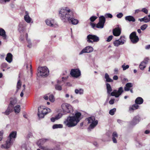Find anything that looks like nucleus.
<instances>
[{
  "mask_svg": "<svg viewBox=\"0 0 150 150\" xmlns=\"http://www.w3.org/2000/svg\"><path fill=\"white\" fill-rule=\"evenodd\" d=\"M59 16L64 23H71L74 25H76L78 23V21L73 18V13L70 10H60Z\"/></svg>",
  "mask_w": 150,
  "mask_h": 150,
  "instance_id": "f257e3e1",
  "label": "nucleus"
},
{
  "mask_svg": "<svg viewBox=\"0 0 150 150\" xmlns=\"http://www.w3.org/2000/svg\"><path fill=\"white\" fill-rule=\"evenodd\" d=\"M81 114L80 112L76 113L74 115L69 116L63 122L66 126L71 127L76 126L81 120Z\"/></svg>",
  "mask_w": 150,
  "mask_h": 150,
  "instance_id": "f03ea898",
  "label": "nucleus"
},
{
  "mask_svg": "<svg viewBox=\"0 0 150 150\" xmlns=\"http://www.w3.org/2000/svg\"><path fill=\"white\" fill-rule=\"evenodd\" d=\"M106 85L107 93L108 94V96L110 95L112 96H114L116 98H118L123 92V89L122 87H120L118 90L115 89L112 92H111L112 91V89L110 85L108 83H107Z\"/></svg>",
  "mask_w": 150,
  "mask_h": 150,
  "instance_id": "7ed1b4c3",
  "label": "nucleus"
},
{
  "mask_svg": "<svg viewBox=\"0 0 150 150\" xmlns=\"http://www.w3.org/2000/svg\"><path fill=\"white\" fill-rule=\"evenodd\" d=\"M61 108L63 112L64 113H71L74 111L72 106L68 103H62L61 105Z\"/></svg>",
  "mask_w": 150,
  "mask_h": 150,
  "instance_id": "20e7f679",
  "label": "nucleus"
},
{
  "mask_svg": "<svg viewBox=\"0 0 150 150\" xmlns=\"http://www.w3.org/2000/svg\"><path fill=\"white\" fill-rule=\"evenodd\" d=\"M38 110V116L40 118H43L45 115L51 112V110L50 108H45L43 107H39Z\"/></svg>",
  "mask_w": 150,
  "mask_h": 150,
  "instance_id": "39448f33",
  "label": "nucleus"
},
{
  "mask_svg": "<svg viewBox=\"0 0 150 150\" xmlns=\"http://www.w3.org/2000/svg\"><path fill=\"white\" fill-rule=\"evenodd\" d=\"M86 120L88 122V123L89 125V128L92 129L93 128L98 124V121L96 120L94 117L92 116L87 118Z\"/></svg>",
  "mask_w": 150,
  "mask_h": 150,
  "instance_id": "423d86ee",
  "label": "nucleus"
},
{
  "mask_svg": "<svg viewBox=\"0 0 150 150\" xmlns=\"http://www.w3.org/2000/svg\"><path fill=\"white\" fill-rule=\"evenodd\" d=\"M38 73L40 76L46 77L49 75V71L46 67H39L38 69Z\"/></svg>",
  "mask_w": 150,
  "mask_h": 150,
  "instance_id": "0eeeda50",
  "label": "nucleus"
},
{
  "mask_svg": "<svg viewBox=\"0 0 150 150\" xmlns=\"http://www.w3.org/2000/svg\"><path fill=\"white\" fill-rule=\"evenodd\" d=\"M99 40V37L95 35L89 34L87 37V41L89 43H93L94 42H97Z\"/></svg>",
  "mask_w": 150,
  "mask_h": 150,
  "instance_id": "6e6552de",
  "label": "nucleus"
},
{
  "mask_svg": "<svg viewBox=\"0 0 150 150\" xmlns=\"http://www.w3.org/2000/svg\"><path fill=\"white\" fill-rule=\"evenodd\" d=\"M126 41V39L125 37L121 36L120 39L116 40L113 42L114 46L118 47L120 45H123Z\"/></svg>",
  "mask_w": 150,
  "mask_h": 150,
  "instance_id": "1a4fd4ad",
  "label": "nucleus"
},
{
  "mask_svg": "<svg viewBox=\"0 0 150 150\" xmlns=\"http://www.w3.org/2000/svg\"><path fill=\"white\" fill-rule=\"evenodd\" d=\"M14 141L7 138V139L5 142L4 144H2L1 146V147L2 149H8L10 148L13 144L14 142Z\"/></svg>",
  "mask_w": 150,
  "mask_h": 150,
  "instance_id": "9d476101",
  "label": "nucleus"
},
{
  "mask_svg": "<svg viewBox=\"0 0 150 150\" xmlns=\"http://www.w3.org/2000/svg\"><path fill=\"white\" fill-rule=\"evenodd\" d=\"M45 22L47 25L50 27L56 28L58 26L57 23L53 19H47L45 20Z\"/></svg>",
  "mask_w": 150,
  "mask_h": 150,
  "instance_id": "9b49d317",
  "label": "nucleus"
},
{
  "mask_svg": "<svg viewBox=\"0 0 150 150\" xmlns=\"http://www.w3.org/2000/svg\"><path fill=\"white\" fill-rule=\"evenodd\" d=\"M105 17L103 16H101L99 18V21L96 24V28H103L104 23L105 22Z\"/></svg>",
  "mask_w": 150,
  "mask_h": 150,
  "instance_id": "f8f14e48",
  "label": "nucleus"
},
{
  "mask_svg": "<svg viewBox=\"0 0 150 150\" xmlns=\"http://www.w3.org/2000/svg\"><path fill=\"white\" fill-rule=\"evenodd\" d=\"M70 74L72 77L76 78L78 77L81 75V71L79 69H72Z\"/></svg>",
  "mask_w": 150,
  "mask_h": 150,
  "instance_id": "ddd939ff",
  "label": "nucleus"
},
{
  "mask_svg": "<svg viewBox=\"0 0 150 150\" xmlns=\"http://www.w3.org/2000/svg\"><path fill=\"white\" fill-rule=\"evenodd\" d=\"M93 50L92 47L90 46H88L83 48L79 53V54L80 55L84 53H89L92 52Z\"/></svg>",
  "mask_w": 150,
  "mask_h": 150,
  "instance_id": "4468645a",
  "label": "nucleus"
},
{
  "mask_svg": "<svg viewBox=\"0 0 150 150\" xmlns=\"http://www.w3.org/2000/svg\"><path fill=\"white\" fill-rule=\"evenodd\" d=\"M130 38L133 43H137L139 40L138 36L136 35V33L134 32L132 33L130 35Z\"/></svg>",
  "mask_w": 150,
  "mask_h": 150,
  "instance_id": "2eb2a0df",
  "label": "nucleus"
},
{
  "mask_svg": "<svg viewBox=\"0 0 150 150\" xmlns=\"http://www.w3.org/2000/svg\"><path fill=\"white\" fill-rule=\"evenodd\" d=\"M63 114L61 113H59L56 115L54 117L51 118L50 120L52 122H54L56 120H58L60 119L62 116Z\"/></svg>",
  "mask_w": 150,
  "mask_h": 150,
  "instance_id": "dca6fc26",
  "label": "nucleus"
},
{
  "mask_svg": "<svg viewBox=\"0 0 150 150\" xmlns=\"http://www.w3.org/2000/svg\"><path fill=\"white\" fill-rule=\"evenodd\" d=\"M49 140L50 139L49 138L40 139L37 142V144L40 148L41 147H44L42 146V145L43 144L46 142L49 141Z\"/></svg>",
  "mask_w": 150,
  "mask_h": 150,
  "instance_id": "f3484780",
  "label": "nucleus"
},
{
  "mask_svg": "<svg viewBox=\"0 0 150 150\" xmlns=\"http://www.w3.org/2000/svg\"><path fill=\"white\" fill-rule=\"evenodd\" d=\"M16 135L17 132L16 131H13L10 133L7 138L15 141V139L16 137Z\"/></svg>",
  "mask_w": 150,
  "mask_h": 150,
  "instance_id": "a211bd4d",
  "label": "nucleus"
},
{
  "mask_svg": "<svg viewBox=\"0 0 150 150\" xmlns=\"http://www.w3.org/2000/svg\"><path fill=\"white\" fill-rule=\"evenodd\" d=\"M25 21L28 23H30L32 20V18L30 17L27 11L25 12V15L24 16Z\"/></svg>",
  "mask_w": 150,
  "mask_h": 150,
  "instance_id": "6ab92c4d",
  "label": "nucleus"
},
{
  "mask_svg": "<svg viewBox=\"0 0 150 150\" xmlns=\"http://www.w3.org/2000/svg\"><path fill=\"white\" fill-rule=\"evenodd\" d=\"M113 34L115 36H119L121 34V30L119 28H117L113 30Z\"/></svg>",
  "mask_w": 150,
  "mask_h": 150,
  "instance_id": "aec40b11",
  "label": "nucleus"
},
{
  "mask_svg": "<svg viewBox=\"0 0 150 150\" xmlns=\"http://www.w3.org/2000/svg\"><path fill=\"white\" fill-rule=\"evenodd\" d=\"M0 36L2 37L4 39H6L7 35L5 30L2 28H0Z\"/></svg>",
  "mask_w": 150,
  "mask_h": 150,
  "instance_id": "412c9836",
  "label": "nucleus"
},
{
  "mask_svg": "<svg viewBox=\"0 0 150 150\" xmlns=\"http://www.w3.org/2000/svg\"><path fill=\"white\" fill-rule=\"evenodd\" d=\"M133 86V83H126L124 87V90L125 91H129L130 88Z\"/></svg>",
  "mask_w": 150,
  "mask_h": 150,
  "instance_id": "4be33fe9",
  "label": "nucleus"
},
{
  "mask_svg": "<svg viewBox=\"0 0 150 150\" xmlns=\"http://www.w3.org/2000/svg\"><path fill=\"white\" fill-rule=\"evenodd\" d=\"M139 106L137 104H135L129 107V111L131 112H133L134 110L138 108Z\"/></svg>",
  "mask_w": 150,
  "mask_h": 150,
  "instance_id": "5701e85b",
  "label": "nucleus"
},
{
  "mask_svg": "<svg viewBox=\"0 0 150 150\" xmlns=\"http://www.w3.org/2000/svg\"><path fill=\"white\" fill-rule=\"evenodd\" d=\"M12 55L11 53H8L6 58V60L9 63H11L12 61Z\"/></svg>",
  "mask_w": 150,
  "mask_h": 150,
  "instance_id": "b1692460",
  "label": "nucleus"
},
{
  "mask_svg": "<svg viewBox=\"0 0 150 150\" xmlns=\"http://www.w3.org/2000/svg\"><path fill=\"white\" fill-rule=\"evenodd\" d=\"M125 19L127 21L129 22L132 21V22H134L135 21V19L134 18L133 16H126Z\"/></svg>",
  "mask_w": 150,
  "mask_h": 150,
  "instance_id": "393cba45",
  "label": "nucleus"
},
{
  "mask_svg": "<svg viewBox=\"0 0 150 150\" xmlns=\"http://www.w3.org/2000/svg\"><path fill=\"white\" fill-rule=\"evenodd\" d=\"M118 137V134L117 133L115 132H114L112 134V139L113 142L114 143H117V141L116 139Z\"/></svg>",
  "mask_w": 150,
  "mask_h": 150,
  "instance_id": "a878e982",
  "label": "nucleus"
},
{
  "mask_svg": "<svg viewBox=\"0 0 150 150\" xmlns=\"http://www.w3.org/2000/svg\"><path fill=\"white\" fill-rule=\"evenodd\" d=\"M143 99L140 97L137 98L135 100V103L137 105L141 104L143 103Z\"/></svg>",
  "mask_w": 150,
  "mask_h": 150,
  "instance_id": "bb28decb",
  "label": "nucleus"
},
{
  "mask_svg": "<svg viewBox=\"0 0 150 150\" xmlns=\"http://www.w3.org/2000/svg\"><path fill=\"white\" fill-rule=\"evenodd\" d=\"M83 90L82 88L76 89L75 90V93L76 94L81 95L83 93Z\"/></svg>",
  "mask_w": 150,
  "mask_h": 150,
  "instance_id": "cd10ccee",
  "label": "nucleus"
},
{
  "mask_svg": "<svg viewBox=\"0 0 150 150\" xmlns=\"http://www.w3.org/2000/svg\"><path fill=\"white\" fill-rule=\"evenodd\" d=\"M11 106H8L7 109L5 112H3L6 115H9L11 112H12L13 110V108H12L11 107Z\"/></svg>",
  "mask_w": 150,
  "mask_h": 150,
  "instance_id": "c85d7f7f",
  "label": "nucleus"
},
{
  "mask_svg": "<svg viewBox=\"0 0 150 150\" xmlns=\"http://www.w3.org/2000/svg\"><path fill=\"white\" fill-rule=\"evenodd\" d=\"M28 35L27 34L26 35V39L28 45H27V47L29 48H31L32 45V43L30 39L29 38H28Z\"/></svg>",
  "mask_w": 150,
  "mask_h": 150,
  "instance_id": "c756f323",
  "label": "nucleus"
},
{
  "mask_svg": "<svg viewBox=\"0 0 150 150\" xmlns=\"http://www.w3.org/2000/svg\"><path fill=\"white\" fill-rule=\"evenodd\" d=\"M25 25L23 23H20L19 25L18 30L20 31H23L24 30Z\"/></svg>",
  "mask_w": 150,
  "mask_h": 150,
  "instance_id": "7c9ffc66",
  "label": "nucleus"
},
{
  "mask_svg": "<svg viewBox=\"0 0 150 150\" xmlns=\"http://www.w3.org/2000/svg\"><path fill=\"white\" fill-rule=\"evenodd\" d=\"M17 102V100L16 99H13L11 100V103L9 106H11V107L13 108L14 107V105Z\"/></svg>",
  "mask_w": 150,
  "mask_h": 150,
  "instance_id": "2f4dec72",
  "label": "nucleus"
},
{
  "mask_svg": "<svg viewBox=\"0 0 150 150\" xmlns=\"http://www.w3.org/2000/svg\"><path fill=\"white\" fill-rule=\"evenodd\" d=\"M105 78L106 79L107 82H112L113 81V80L110 78L109 75L107 73L105 74Z\"/></svg>",
  "mask_w": 150,
  "mask_h": 150,
  "instance_id": "473e14b6",
  "label": "nucleus"
},
{
  "mask_svg": "<svg viewBox=\"0 0 150 150\" xmlns=\"http://www.w3.org/2000/svg\"><path fill=\"white\" fill-rule=\"evenodd\" d=\"M14 111L15 113H19L21 110V106L20 105H17L15 107L14 106Z\"/></svg>",
  "mask_w": 150,
  "mask_h": 150,
  "instance_id": "72a5a7b5",
  "label": "nucleus"
},
{
  "mask_svg": "<svg viewBox=\"0 0 150 150\" xmlns=\"http://www.w3.org/2000/svg\"><path fill=\"white\" fill-rule=\"evenodd\" d=\"M139 121V116H137L135 117L133 120L132 124L135 125L138 123Z\"/></svg>",
  "mask_w": 150,
  "mask_h": 150,
  "instance_id": "f704fd0d",
  "label": "nucleus"
},
{
  "mask_svg": "<svg viewBox=\"0 0 150 150\" xmlns=\"http://www.w3.org/2000/svg\"><path fill=\"white\" fill-rule=\"evenodd\" d=\"M63 127V125L61 124H54L52 126L53 129L62 128Z\"/></svg>",
  "mask_w": 150,
  "mask_h": 150,
  "instance_id": "c9c22d12",
  "label": "nucleus"
},
{
  "mask_svg": "<svg viewBox=\"0 0 150 150\" xmlns=\"http://www.w3.org/2000/svg\"><path fill=\"white\" fill-rule=\"evenodd\" d=\"M146 64L144 62H142L139 65V67L140 69L143 70L146 67Z\"/></svg>",
  "mask_w": 150,
  "mask_h": 150,
  "instance_id": "e433bc0d",
  "label": "nucleus"
},
{
  "mask_svg": "<svg viewBox=\"0 0 150 150\" xmlns=\"http://www.w3.org/2000/svg\"><path fill=\"white\" fill-rule=\"evenodd\" d=\"M55 88L56 90L58 91H61L62 89V86L58 84L55 85Z\"/></svg>",
  "mask_w": 150,
  "mask_h": 150,
  "instance_id": "4c0bfd02",
  "label": "nucleus"
},
{
  "mask_svg": "<svg viewBox=\"0 0 150 150\" xmlns=\"http://www.w3.org/2000/svg\"><path fill=\"white\" fill-rule=\"evenodd\" d=\"M40 148L43 150H53V148L48 146L41 147Z\"/></svg>",
  "mask_w": 150,
  "mask_h": 150,
  "instance_id": "58836bf2",
  "label": "nucleus"
},
{
  "mask_svg": "<svg viewBox=\"0 0 150 150\" xmlns=\"http://www.w3.org/2000/svg\"><path fill=\"white\" fill-rule=\"evenodd\" d=\"M122 68L123 70L125 71L129 68V66L128 65H125V64H124L122 66Z\"/></svg>",
  "mask_w": 150,
  "mask_h": 150,
  "instance_id": "ea45409f",
  "label": "nucleus"
},
{
  "mask_svg": "<svg viewBox=\"0 0 150 150\" xmlns=\"http://www.w3.org/2000/svg\"><path fill=\"white\" fill-rule=\"evenodd\" d=\"M116 111V108H114L110 110L109 113L111 115H113L114 114L115 112Z\"/></svg>",
  "mask_w": 150,
  "mask_h": 150,
  "instance_id": "a19ab883",
  "label": "nucleus"
},
{
  "mask_svg": "<svg viewBox=\"0 0 150 150\" xmlns=\"http://www.w3.org/2000/svg\"><path fill=\"white\" fill-rule=\"evenodd\" d=\"M49 98V100L50 101L52 102H54V98L53 95L51 94L50 95Z\"/></svg>",
  "mask_w": 150,
  "mask_h": 150,
  "instance_id": "79ce46f5",
  "label": "nucleus"
},
{
  "mask_svg": "<svg viewBox=\"0 0 150 150\" xmlns=\"http://www.w3.org/2000/svg\"><path fill=\"white\" fill-rule=\"evenodd\" d=\"M148 25L145 24L142 25L140 27V28L142 30H144L146 29Z\"/></svg>",
  "mask_w": 150,
  "mask_h": 150,
  "instance_id": "37998d69",
  "label": "nucleus"
},
{
  "mask_svg": "<svg viewBox=\"0 0 150 150\" xmlns=\"http://www.w3.org/2000/svg\"><path fill=\"white\" fill-rule=\"evenodd\" d=\"M21 85V83L20 80H19L17 83V88L18 90L20 89Z\"/></svg>",
  "mask_w": 150,
  "mask_h": 150,
  "instance_id": "c03bdc74",
  "label": "nucleus"
},
{
  "mask_svg": "<svg viewBox=\"0 0 150 150\" xmlns=\"http://www.w3.org/2000/svg\"><path fill=\"white\" fill-rule=\"evenodd\" d=\"M97 18V17L96 16H92L90 18V19L91 22H93Z\"/></svg>",
  "mask_w": 150,
  "mask_h": 150,
  "instance_id": "a18cd8bd",
  "label": "nucleus"
},
{
  "mask_svg": "<svg viewBox=\"0 0 150 150\" xmlns=\"http://www.w3.org/2000/svg\"><path fill=\"white\" fill-rule=\"evenodd\" d=\"M11 0H0V3L1 4H4L6 2H9Z\"/></svg>",
  "mask_w": 150,
  "mask_h": 150,
  "instance_id": "49530a36",
  "label": "nucleus"
},
{
  "mask_svg": "<svg viewBox=\"0 0 150 150\" xmlns=\"http://www.w3.org/2000/svg\"><path fill=\"white\" fill-rule=\"evenodd\" d=\"M53 150H60L59 145H57L53 149Z\"/></svg>",
  "mask_w": 150,
  "mask_h": 150,
  "instance_id": "de8ad7c7",
  "label": "nucleus"
},
{
  "mask_svg": "<svg viewBox=\"0 0 150 150\" xmlns=\"http://www.w3.org/2000/svg\"><path fill=\"white\" fill-rule=\"evenodd\" d=\"M105 16L106 18H112V15L110 13H106L105 15Z\"/></svg>",
  "mask_w": 150,
  "mask_h": 150,
  "instance_id": "09e8293b",
  "label": "nucleus"
},
{
  "mask_svg": "<svg viewBox=\"0 0 150 150\" xmlns=\"http://www.w3.org/2000/svg\"><path fill=\"white\" fill-rule=\"evenodd\" d=\"M3 131H0V141H1L3 139Z\"/></svg>",
  "mask_w": 150,
  "mask_h": 150,
  "instance_id": "8fccbe9b",
  "label": "nucleus"
},
{
  "mask_svg": "<svg viewBox=\"0 0 150 150\" xmlns=\"http://www.w3.org/2000/svg\"><path fill=\"white\" fill-rule=\"evenodd\" d=\"M113 37L112 35L110 36L107 38V39L106 40V41L108 42H110L112 39Z\"/></svg>",
  "mask_w": 150,
  "mask_h": 150,
  "instance_id": "3c124183",
  "label": "nucleus"
},
{
  "mask_svg": "<svg viewBox=\"0 0 150 150\" xmlns=\"http://www.w3.org/2000/svg\"><path fill=\"white\" fill-rule=\"evenodd\" d=\"M123 16V15L122 13H119L117 15V17L118 18H121Z\"/></svg>",
  "mask_w": 150,
  "mask_h": 150,
  "instance_id": "603ef678",
  "label": "nucleus"
},
{
  "mask_svg": "<svg viewBox=\"0 0 150 150\" xmlns=\"http://www.w3.org/2000/svg\"><path fill=\"white\" fill-rule=\"evenodd\" d=\"M114 100H115L114 99H111L109 101V103L111 105L113 104L114 103Z\"/></svg>",
  "mask_w": 150,
  "mask_h": 150,
  "instance_id": "864d4df0",
  "label": "nucleus"
},
{
  "mask_svg": "<svg viewBox=\"0 0 150 150\" xmlns=\"http://www.w3.org/2000/svg\"><path fill=\"white\" fill-rule=\"evenodd\" d=\"M149 60V59L148 58H146L144 59V61L143 62H145V64H146L148 63Z\"/></svg>",
  "mask_w": 150,
  "mask_h": 150,
  "instance_id": "5fc2aeb1",
  "label": "nucleus"
},
{
  "mask_svg": "<svg viewBox=\"0 0 150 150\" xmlns=\"http://www.w3.org/2000/svg\"><path fill=\"white\" fill-rule=\"evenodd\" d=\"M145 49L146 50L150 49V45H148L145 46Z\"/></svg>",
  "mask_w": 150,
  "mask_h": 150,
  "instance_id": "6e6d98bb",
  "label": "nucleus"
},
{
  "mask_svg": "<svg viewBox=\"0 0 150 150\" xmlns=\"http://www.w3.org/2000/svg\"><path fill=\"white\" fill-rule=\"evenodd\" d=\"M24 91H25V88L23 89L22 92L20 94V96L21 97H23V92H24Z\"/></svg>",
  "mask_w": 150,
  "mask_h": 150,
  "instance_id": "4d7b16f0",
  "label": "nucleus"
},
{
  "mask_svg": "<svg viewBox=\"0 0 150 150\" xmlns=\"http://www.w3.org/2000/svg\"><path fill=\"white\" fill-rule=\"evenodd\" d=\"M113 79L114 80H117L118 79V77L117 76L115 75L113 76Z\"/></svg>",
  "mask_w": 150,
  "mask_h": 150,
  "instance_id": "13d9d810",
  "label": "nucleus"
},
{
  "mask_svg": "<svg viewBox=\"0 0 150 150\" xmlns=\"http://www.w3.org/2000/svg\"><path fill=\"white\" fill-rule=\"evenodd\" d=\"M90 24L93 28H94L96 26L95 24L93 23H91Z\"/></svg>",
  "mask_w": 150,
  "mask_h": 150,
  "instance_id": "bf43d9fd",
  "label": "nucleus"
},
{
  "mask_svg": "<svg viewBox=\"0 0 150 150\" xmlns=\"http://www.w3.org/2000/svg\"><path fill=\"white\" fill-rule=\"evenodd\" d=\"M138 20L140 22L144 21V18H139Z\"/></svg>",
  "mask_w": 150,
  "mask_h": 150,
  "instance_id": "052dcab7",
  "label": "nucleus"
},
{
  "mask_svg": "<svg viewBox=\"0 0 150 150\" xmlns=\"http://www.w3.org/2000/svg\"><path fill=\"white\" fill-rule=\"evenodd\" d=\"M73 103H78L79 102V101L78 100L76 99L73 101Z\"/></svg>",
  "mask_w": 150,
  "mask_h": 150,
  "instance_id": "680f3d73",
  "label": "nucleus"
},
{
  "mask_svg": "<svg viewBox=\"0 0 150 150\" xmlns=\"http://www.w3.org/2000/svg\"><path fill=\"white\" fill-rule=\"evenodd\" d=\"M69 95L68 93H67L65 94V97L66 98H69Z\"/></svg>",
  "mask_w": 150,
  "mask_h": 150,
  "instance_id": "e2e57ef3",
  "label": "nucleus"
},
{
  "mask_svg": "<svg viewBox=\"0 0 150 150\" xmlns=\"http://www.w3.org/2000/svg\"><path fill=\"white\" fill-rule=\"evenodd\" d=\"M142 11L143 12L147 14L148 13V10H142Z\"/></svg>",
  "mask_w": 150,
  "mask_h": 150,
  "instance_id": "0e129e2a",
  "label": "nucleus"
},
{
  "mask_svg": "<svg viewBox=\"0 0 150 150\" xmlns=\"http://www.w3.org/2000/svg\"><path fill=\"white\" fill-rule=\"evenodd\" d=\"M117 121V122L119 123H122V122L121 120L120 119H118Z\"/></svg>",
  "mask_w": 150,
  "mask_h": 150,
  "instance_id": "69168bd1",
  "label": "nucleus"
},
{
  "mask_svg": "<svg viewBox=\"0 0 150 150\" xmlns=\"http://www.w3.org/2000/svg\"><path fill=\"white\" fill-rule=\"evenodd\" d=\"M114 71L115 72L117 73L118 71V69L117 68H116L114 69Z\"/></svg>",
  "mask_w": 150,
  "mask_h": 150,
  "instance_id": "338daca9",
  "label": "nucleus"
},
{
  "mask_svg": "<svg viewBox=\"0 0 150 150\" xmlns=\"http://www.w3.org/2000/svg\"><path fill=\"white\" fill-rule=\"evenodd\" d=\"M149 132H150L149 131L146 130L145 131V133H146V134H149Z\"/></svg>",
  "mask_w": 150,
  "mask_h": 150,
  "instance_id": "774afa93",
  "label": "nucleus"
}]
</instances>
